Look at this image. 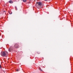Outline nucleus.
Returning <instances> with one entry per match:
<instances>
[{
  "instance_id": "nucleus-1",
  "label": "nucleus",
  "mask_w": 73,
  "mask_h": 73,
  "mask_svg": "<svg viewBox=\"0 0 73 73\" xmlns=\"http://www.w3.org/2000/svg\"><path fill=\"white\" fill-rule=\"evenodd\" d=\"M1 54L2 56H5L6 55H7L8 54V52L6 51L1 52Z\"/></svg>"
},
{
  "instance_id": "nucleus-2",
  "label": "nucleus",
  "mask_w": 73,
  "mask_h": 73,
  "mask_svg": "<svg viewBox=\"0 0 73 73\" xmlns=\"http://www.w3.org/2000/svg\"><path fill=\"white\" fill-rule=\"evenodd\" d=\"M41 5H42V4L41 2H37L36 4V6L38 8H40V7H41Z\"/></svg>"
},
{
  "instance_id": "nucleus-3",
  "label": "nucleus",
  "mask_w": 73,
  "mask_h": 73,
  "mask_svg": "<svg viewBox=\"0 0 73 73\" xmlns=\"http://www.w3.org/2000/svg\"><path fill=\"white\" fill-rule=\"evenodd\" d=\"M19 46H18V44H16L15 45V48H18V47Z\"/></svg>"
},
{
  "instance_id": "nucleus-4",
  "label": "nucleus",
  "mask_w": 73,
  "mask_h": 73,
  "mask_svg": "<svg viewBox=\"0 0 73 73\" xmlns=\"http://www.w3.org/2000/svg\"><path fill=\"white\" fill-rule=\"evenodd\" d=\"M9 3H10L11 4H12V3H13V2L11 0L9 1Z\"/></svg>"
},
{
  "instance_id": "nucleus-5",
  "label": "nucleus",
  "mask_w": 73,
  "mask_h": 73,
  "mask_svg": "<svg viewBox=\"0 0 73 73\" xmlns=\"http://www.w3.org/2000/svg\"><path fill=\"white\" fill-rule=\"evenodd\" d=\"M11 47H10V48L9 49V51L10 52L11 51Z\"/></svg>"
},
{
  "instance_id": "nucleus-6",
  "label": "nucleus",
  "mask_w": 73,
  "mask_h": 73,
  "mask_svg": "<svg viewBox=\"0 0 73 73\" xmlns=\"http://www.w3.org/2000/svg\"><path fill=\"white\" fill-rule=\"evenodd\" d=\"M9 14H10V15H11V14L12 13L11 12H9Z\"/></svg>"
},
{
  "instance_id": "nucleus-7",
  "label": "nucleus",
  "mask_w": 73,
  "mask_h": 73,
  "mask_svg": "<svg viewBox=\"0 0 73 73\" xmlns=\"http://www.w3.org/2000/svg\"><path fill=\"white\" fill-rule=\"evenodd\" d=\"M23 2H26L27 0H23Z\"/></svg>"
},
{
  "instance_id": "nucleus-8",
  "label": "nucleus",
  "mask_w": 73,
  "mask_h": 73,
  "mask_svg": "<svg viewBox=\"0 0 73 73\" xmlns=\"http://www.w3.org/2000/svg\"><path fill=\"white\" fill-rule=\"evenodd\" d=\"M16 71H17V72H18V71H19V70L18 69H17L16 70Z\"/></svg>"
},
{
  "instance_id": "nucleus-9",
  "label": "nucleus",
  "mask_w": 73,
  "mask_h": 73,
  "mask_svg": "<svg viewBox=\"0 0 73 73\" xmlns=\"http://www.w3.org/2000/svg\"><path fill=\"white\" fill-rule=\"evenodd\" d=\"M0 68H1V65L0 64Z\"/></svg>"
},
{
  "instance_id": "nucleus-10",
  "label": "nucleus",
  "mask_w": 73,
  "mask_h": 73,
  "mask_svg": "<svg viewBox=\"0 0 73 73\" xmlns=\"http://www.w3.org/2000/svg\"><path fill=\"white\" fill-rule=\"evenodd\" d=\"M40 70H41V71H42V70L40 68Z\"/></svg>"
},
{
  "instance_id": "nucleus-11",
  "label": "nucleus",
  "mask_w": 73,
  "mask_h": 73,
  "mask_svg": "<svg viewBox=\"0 0 73 73\" xmlns=\"http://www.w3.org/2000/svg\"><path fill=\"white\" fill-rule=\"evenodd\" d=\"M47 0H44L45 1H46Z\"/></svg>"
}]
</instances>
